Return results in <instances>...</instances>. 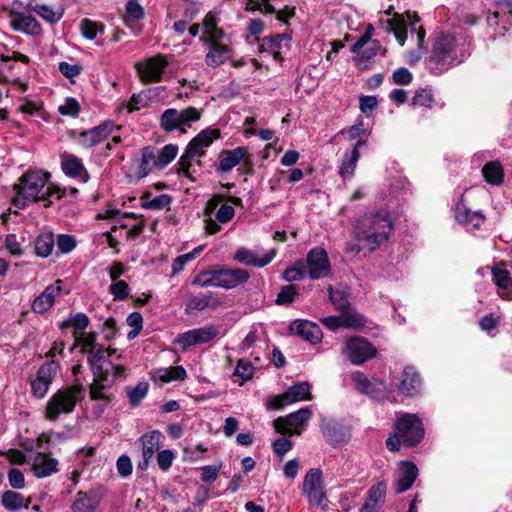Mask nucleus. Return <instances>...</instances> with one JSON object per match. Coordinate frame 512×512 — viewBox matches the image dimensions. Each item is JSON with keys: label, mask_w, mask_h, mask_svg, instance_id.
<instances>
[{"label": "nucleus", "mask_w": 512, "mask_h": 512, "mask_svg": "<svg viewBox=\"0 0 512 512\" xmlns=\"http://www.w3.org/2000/svg\"><path fill=\"white\" fill-rule=\"evenodd\" d=\"M202 114L203 109L192 106L182 110L168 108L161 114L159 126L165 132L180 130L182 133H186L187 128L201 119Z\"/></svg>", "instance_id": "1a4fd4ad"}, {"label": "nucleus", "mask_w": 512, "mask_h": 512, "mask_svg": "<svg viewBox=\"0 0 512 512\" xmlns=\"http://www.w3.org/2000/svg\"><path fill=\"white\" fill-rule=\"evenodd\" d=\"M312 412L309 408H301L286 417H279L274 420V428L281 434H301L299 427L305 425L311 418Z\"/></svg>", "instance_id": "4468645a"}, {"label": "nucleus", "mask_w": 512, "mask_h": 512, "mask_svg": "<svg viewBox=\"0 0 512 512\" xmlns=\"http://www.w3.org/2000/svg\"><path fill=\"white\" fill-rule=\"evenodd\" d=\"M171 203V198L166 194H161L152 200L143 204L144 208L151 210H161L165 207L169 206Z\"/></svg>", "instance_id": "69168bd1"}, {"label": "nucleus", "mask_w": 512, "mask_h": 512, "mask_svg": "<svg viewBox=\"0 0 512 512\" xmlns=\"http://www.w3.org/2000/svg\"><path fill=\"white\" fill-rule=\"evenodd\" d=\"M289 329L294 335L312 344L320 342L323 337L319 326L307 320H295L290 324Z\"/></svg>", "instance_id": "4be33fe9"}, {"label": "nucleus", "mask_w": 512, "mask_h": 512, "mask_svg": "<svg viewBox=\"0 0 512 512\" xmlns=\"http://www.w3.org/2000/svg\"><path fill=\"white\" fill-rule=\"evenodd\" d=\"M61 165L64 173L70 177H78L86 182L89 175L82 161L73 154L64 153L61 155Z\"/></svg>", "instance_id": "c85d7f7f"}, {"label": "nucleus", "mask_w": 512, "mask_h": 512, "mask_svg": "<svg viewBox=\"0 0 512 512\" xmlns=\"http://www.w3.org/2000/svg\"><path fill=\"white\" fill-rule=\"evenodd\" d=\"M302 492L312 505L323 506L326 500L324 490L322 471L317 468H311L304 476Z\"/></svg>", "instance_id": "9b49d317"}, {"label": "nucleus", "mask_w": 512, "mask_h": 512, "mask_svg": "<svg viewBox=\"0 0 512 512\" xmlns=\"http://www.w3.org/2000/svg\"><path fill=\"white\" fill-rule=\"evenodd\" d=\"M356 388L363 394L372 398H379L385 391V385L378 379H368L363 373L357 371L352 374Z\"/></svg>", "instance_id": "5701e85b"}, {"label": "nucleus", "mask_w": 512, "mask_h": 512, "mask_svg": "<svg viewBox=\"0 0 512 512\" xmlns=\"http://www.w3.org/2000/svg\"><path fill=\"white\" fill-rule=\"evenodd\" d=\"M197 344L207 343L218 335V329L214 326H206L194 329Z\"/></svg>", "instance_id": "bf43d9fd"}, {"label": "nucleus", "mask_w": 512, "mask_h": 512, "mask_svg": "<svg viewBox=\"0 0 512 512\" xmlns=\"http://www.w3.org/2000/svg\"><path fill=\"white\" fill-rule=\"evenodd\" d=\"M424 436L421 420L414 414L404 413L396 421L395 433L388 437L386 445L390 451H398L401 443L415 446Z\"/></svg>", "instance_id": "39448f33"}, {"label": "nucleus", "mask_w": 512, "mask_h": 512, "mask_svg": "<svg viewBox=\"0 0 512 512\" xmlns=\"http://www.w3.org/2000/svg\"><path fill=\"white\" fill-rule=\"evenodd\" d=\"M305 266L311 279L325 278L331 271L328 255L322 248L316 247L307 254Z\"/></svg>", "instance_id": "2eb2a0df"}, {"label": "nucleus", "mask_w": 512, "mask_h": 512, "mask_svg": "<svg viewBox=\"0 0 512 512\" xmlns=\"http://www.w3.org/2000/svg\"><path fill=\"white\" fill-rule=\"evenodd\" d=\"M186 375V370L182 366H175L155 370L153 379L161 384H166L172 381L184 380Z\"/></svg>", "instance_id": "2f4dec72"}, {"label": "nucleus", "mask_w": 512, "mask_h": 512, "mask_svg": "<svg viewBox=\"0 0 512 512\" xmlns=\"http://www.w3.org/2000/svg\"><path fill=\"white\" fill-rule=\"evenodd\" d=\"M25 9L27 12L36 13L43 20L51 24L59 22L63 17L62 11H55L52 7L39 4L36 0H29L26 3Z\"/></svg>", "instance_id": "7c9ffc66"}, {"label": "nucleus", "mask_w": 512, "mask_h": 512, "mask_svg": "<svg viewBox=\"0 0 512 512\" xmlns=\"http://www.w3.org/2000/svg\"><path fill=\"white\" fill-rule=\"evenodd\" d=\"M88 325L89 319L84 313H78L63 321V326H73L77 330L76 332H84Z\"/></svg>", "instance_id": "052dcab7"}, {"label": "nucleus", "mask_w": 512, "mask_h": 512, "mask_svg": "<svg viewBox=\"0 0 512 512\" xmlns=\"http://www.w3.org/2000/svg\"><path fill=\"white\" fill-rule=\"evenodd\" d=\"M276 254V249H270L260 256L257 250L239 247L234 254V259L246 266L262 268L268 265L275 258Z\"/></svg>", "instance_id": "f3484780"}, {"label": "nucleus", "mask_w": 512, "mask_h": 512, "mask_svg": "<svg viewBox=\"0 0 512 512\" xmlns=\"http://www.w3.org/2000/svg\"><path fill=\"white\" fill-rule=\"evenodd\" d=\"M55 245L54 235L51 232L41 233L35 240V253L46 258L51 255Z\"/></svg>", "instance_id": "e433bc0d"}, {"label": "nucleus", "mask_w": 512, "mask_h": 512, "mask_svg": "<svg viewBox=\"0 0 512 512\" xmlns=\"http://www.w3.org/2000/svg\"><path fill=\"white\" fill-rule=\"evenodd\" d=\"M76 247V241L74 237L66 234H61L57 239V248L61 253H70Z\"/></svg>", "instance_id": "338daca9"}, {"label": "nucleus", "mask_w": 512, "mask_h": 512, "mask_svg": "<svg viewBox=\"0 0 512 512\" xmlns=\"http://www.w3.org/2000/svg\"><path fill=\"white\" fill-rule=\"evenodd\" d=\"M75 345L81 347L82 353H87L89 349L93 348V346H97L96 343V334L95 333H85V332H75L74 333Z\"/></svg>", "instance_id": "de8ad7c7"}, {"label": "nucleus", "mask_w": 512, "mask_h": 512, "mask_svg": "<svg viewBox=\"0 0 512 512\" xmlns=\"http://www.w3.org/2000/svg\"><path fill=\"white\" fill-rule=\"evenodd\" d=\"M162 434L159 431H151L140 438L142 446V457L152 458L160 448Z\"/></svg>", "instance_id": "72a5a7b5"}, {"label": "nucleus", "mask_w": 512, "mask_h": 512, "mask_svg": "<svg viewBox=\"0 0 512 512\" xmlns=\"http://www.w3.org/2000/svg\"><path fill=\"white\" fill-rule=\"evenodd\" d=\"M178 153V146L174 144L165 145L157 154V168H164L170 164Z\"/></svg>", "instance_id": "a18cd8bd"}, {"label": "nucleus", "mask_w": 512, "mask_h": 512, "mask_svg": "<svg viewBox=\"0 0 512 512\" xmlns=\"http://www.w3.org/2000/svg\"><path fill=\"white\" fill-rule=\"evenodd\" d=\"M49 176V173L41 170L28 171L22 175L19 182L14 185V206L24 208L36 201H44L45 206H48L51 203L49 198L58 193L56 187L48 185Z\"/></svg>", "instance_id": "f03ea898"}, {"label": "nucleus", "mask_w": 512, "mask_h": 512, "mask_svg": "<svg viewBox=\"0 0 512 512\" xmlns=\"http://www.w3.org/2000/svg\"><path fill=\"white\" fill-rule=\"evenodd\" d=\"M175 344H178L182 350H187L193 345H197L196 336L194 329L180 334L175 340Z\"/></svg>", "instance_id": "0e129e2a"}, {"label": "nucleus", "mask_w": 512, "mask_h": 512, "mask_svg": "<svg viewBox=\"0 0 512 512\" xmlns=\"http://www.w3.org/2000/svg\"><path fill=\"white\" fill-rule=\"evenodd\" d=\"M144 9L137 0H129L126 4V15L124 22L126 26L133 29V24L144 17Z\"/></svg>", "instance_id": "79ce46f5"}, {"label": "nucleus", "mask_w": 512, "mask_h": 512, "mask_svg": "<svg viewBox=\"0 0 512 512\" xmlns=\"http://www.w3.org/2000/svg\"><path fill=\"white\" fill-rule=\"evenodd\" d=\"M63 281L58 279L53 284L47 286L45 290L35 298L32 303V310L35 313H45L54 304L55 298L60 295L62 291Z\"/></svg>", "instance_id": "412c9836"}, {"label": "nucleus", "mask_w": 512, "mask_h": 512, "mask_svg": "<svg viewBox=\"0 0 512 512\" xmlns=\"http://www.w3.org/2000/svg\"><path fill=\"white\" fill-rule=\"evenodd\" d=\"M32 466V471L37 478H44L57 472L58 461L50 458L46 454L38 453L28 461Z\"/></svg>", "instance_id": "bb28decb"}, {"label": "nucleus", "mask_w": 512, "mask_h": 512, "mask_svg": "<svg viewBox=\"0 0 512 512\" xmlns=\"http://www.w3.org/2000/svg\"><path fill=\"white\" fill-rule=\"evenodd\" d=\"M384 53L385 49L381 46L379 41H371L367 49L357 56V65L362 69H369L374 58L378 55H383Z\"/></svg>", "instance_id": "473e14b6"}, {"label": "nucleus", "mask_w": 512, "mask_h": 512, "mask_svg": "<svg viewBox=\"0 0 512 512\" xmlns=\"http://www.w3.org/2000/svg\"><path fill=\"white\" fill-rule=\"evenodd\" d=\"M57 371L58 364L53 360L38 369L36 378L31 382V391L36 398L42 399L47 394Z\"/></svg>", "instance_id": "dca6fc26"}, {"label": "nucleus", "mask_w": 512, "mask_h": 512, "mask_svg": "<svg viewBox=\"0 0 512 512\" xmlns=\"http://www.w3.org/2000/svg\"><path fill=\"white\" fill-rule=\"evenodd\" d=\"M492 275L495 284L499 288L508 289L511 286L512 280L510 278L509 272L505 269L503 264L495 265L492 268Z\"/></svg>", "instance_id": "8fccbe9b"}, {"label": "nucleus", "mask_w": 512, "mask_h": 512, "mask_svg": "<svg viewBox=\"0 0 512 512\" xmlns=\"http://www.w3.org/2000/svg\"><path fill=\"white\" fill-rule=\"evenodd\" d=\"M234 215L235 209L233 206L225 203L222 195H214L207 201L203 211L205 232L209 235L220 232V224L228 223Z\"/></svg>", "instance_id": "6e6552de"}, {"label": "nucleus", "mask_w": 512, "mask_h": 512, "mask_svg": "<svg viewBox=\"0 0 512 512\" xmlns=\"http://www.w3.org/2000/svg\"><path fill=\"white\" fill-rule=\"evenodd\" d=\"M310 388L308 382H301L289 387L285 393L274 398L273 408L281 409L298 401L310 400L312 398Z\"/></svg>", "instance_id": "a211bd4d"}, {"label": "nucleus", "mask_w": 512, "mask_h": 512, "mask_svg": "<svg viewBox=\"0 0 512 512\" xmlns=\"http://www.w3.org/2000/svg\"><path fill=\"white\" fill-rule=\"evenodd\" d=\"M220 138V130L206 128L197 134L187 145L185 153L180 157L178 165L179 172L190 177L192 161L196 160L200 165V158L205 155L206 148L210 147L214 140Z\"/></svg>", "instance_id": "0eeeda50"}, {"label": "nucleus", "mask_w": 512, "mask_h": 512, "mask_svg": "<svg viewBox=\"0 0 512 512\" xmlns=\"http://www.w3.org/2000/svg\"><path fill=\"white\" fill-rule=\"evenodd\" d=\"M386 488L385 482H378L373 485L368 491L366 502L360 512H378L384 504Z\"/></svg>", "instance_id": "cd10ccee"}, {"label": "nucleus", "mask_w": 512, "mask_h": 512, "mask_svg": "<svg viewBox=\"0 0 512 512\" xmlns=\"http://www.w3.org/2000/svg\"><path fill=\"white\" fill-rule=\"evenodd\" d=\"M421 384L419 374L411 367L404 369L400 390L408 396L417 393Z\"/></svg>", "instance_id": "f704fd0d"}, {"label": "nucleus", "mask_w": 512, "mask_h": 512, "mask_svg": "<svg viewBox=\"0 0 512 512\" xmlns=\"http://www.w3.org/2000/svg\"><path fill=\"white\" fill-rule=\"evenodd\" d=\"M254 374V366L246 360H239L235 368L234 375L241 378L242 382L252 379Z\"/></svg>", "instance_id": "13d9d810"}, {"label": "nucleus", "mask_w": 512, "mask_h": 512, "mask_svg": "<svg viewBox=\"0 0 512 512\" xmlns=\"http://www.w3.org/2000/svg\"><path fill=\"white\" fill-rule=\"evenodd\" d=\"M306 275H308V270L304 262H297L292 267L287 268L283 273L284 279L288 282L302 280Z\"/></svg>", "instance_id": "864d4df0"}, {"label": "nucleus", "mask_w": 512, "mask_h": 512, "mask_svg": "<svg viewBox=\"0 0 512 512\" xmlns=\"http://www.w3.org/2000/svg\"><path fill=\"white\" fill-rule=\"evenodd\" d=\"M343 353L351 363L361 365L373 358L376 355L377 350L365 338L351 337L347 339L345 347L343 348Z\"/></svg>", "instance_id": "f8f14e48"}, {"label": "nucleus", "mask_w": 512, "mask_h": 512, "mask_svg": "<svg viewBox=\"0 0 512 512\" xmlns=\"http://www.w3.org/2000/svg\"><path fill=\"white\" fill-rule=\"evenodd\" d=\"M203 33L200 41L207 47L205 63L208 67L216 68L231 60L234 55L230 39L218 27L216 16L209 12L202 22Z\"/></svg>", "instance_id": "f257e3e1"}, {"label": "nucleus", "mask_w": 512, "mask_h": 512, "mask_svg": "<svg viewBox=\"0 0 512 512\" xmlns=\"http://www.w3.org/2000/svg\"><path fill=\"white\" fill-rule=\"evenodd\" d=\"M329 296L332 304L336 309L341 311V313L350 308V303L346 292L339 289L334 290L330 287Z\"/></svg>", "instance_id": "6e6d98bb"}, {"label": "nucleus", "mask_w": 512, "mask_h": 512, "mask_svg": "<svg viewBox=\"0 0 512 512\" xmlns=\"http://www.w3.org/2000/svg\"><path fill=\"white\" fill-rule=\"evenodd\" d=\"M265 41L268 42V45L271 49L275 50L274 57L275 59L280 58V52L283 47L287 48L290 42V36L286 33L276 34L270 37L265 38Z\"/></svg>", "instance_id": "603ef678"}, {"label": "nucleus", "mask_w": 512, "mask_h": 512, "mask_svg": "<svg viewBox=\"0 0 512 512\" xmlns=\"http://www.w3.org/2000/svg\"><path fill=\"white\" fill-rule=\"evenodd\" d=\"M26 4L20 0H12L11 4L3 7V11L10 19V26L13 30L29 35H39L42 31L40 23L35 17L24 13Z\"/></svg>", "instance_id": "9d476101"}, {"label": "nucleus", "mask_w": 512, "mask_h": 512, "mask_svg": "<svg viewBox=\"0 0 512 512\" xmlns=\"http://www.w3.org/2000/svg\"><path fill=\"white\" fill-rule=\"evenodd\" d=\"M297 295V289L294 285L284 286L277 295L276 303L279 305H287L293 302Z\"/></svg>", "instance_id": "680f3d73"}, {"label": "nucleus", "mask_w": 512, "mask_h": 512, "mask_svg": "<svg viewBox=\"0 0 512 512\" xmlns=\"http://www.w3.org/2000/svg\"><path fill=\"white\" fill-rule=\"evenodd\" d=\"M217 276V269L203 271L194 278L193 284L199 287H218L219 280H216Z\"/></svg>", "instance_id": "5fc2aeb1"}, {"label": "nucleus", "mask_w": 512, "mask_h": 512, "mask_svg": "<svg viewBox=\"0 0 512 512\" xmlns=\"http://www.w3.org/2000/svg\"><path fill=\"white\" fill-rule=\"evenodd\" d=\"M11 60L21 61L25 64L30 62L28 56L17 51L13 52L12 56L0 55V84L10 82L9 77L5 74L4 64L9 63Z\"/></svg>", "instance_id": "09e8293b"}, {"label": "nucleus", "mask_w": 512, "mask_h": 512, "mask_svg": "<svg viewBox=\"0 0 512 512\" xmlns=\"http://www.w3.org/2000/svg\"><path fill=\"white\" fill-rule=\"evenodd\" d=\"M222 304V300L213 293H208L200 296H193L186 304V313L193 311H202L204 309H216Z\"/></svg>", "instance_id": "c756f323"}, {"label": "nucleus", "mask_w": 512, "mask_h": 512, "mask_svg": "<svg viewBox=\"0 0 512 512\" xmlns=\"http://www.w3.org/2000/svg\"><path fill=\"white\" fill-rule=\"evenodd\" d=\"M433 102V95L429 90L418 91L412 98V105L419 107H431Z\"/></svg>", "instance_id": "e2e57ef3"}, {"label": "nucleus", "mask_w": 512, "mask_h": 512, "mask_svg": "<svg viewBox=\"0 0 512 512\" xmlns=\"http://www.w3.org/2000/svg\"><path fill=\"white\" fill-rule=\"evenodd\" d=\"M245 165L251 166L252 160L250 158L247 147H237L233 150H225L220 155V162L218 165L219 172H229L241 162Z\"/></svg>", "instance_id": "6ab92c4d"}, {"label": "nucleus", "mask_w": 512, "mask_h": 512, "mask_svg": "<svg viewBox=\"0 0 512 512\" xmlns=\"http://www.w3.org/2000/svg\"><path fill=\"white\" fill-rule=\"evenodd\" d=\"M482 173L485 181L491 185H500L503 182L504 171L499 162L493 161L485 164Z\"/></svg>", "instance_id": "58836bf2"}, {"label": "nucleus", "mask_w": 512, "mask_h": 512, "mask_svg": "<svg viewBox=\"0 0 512 512\" xmlns=\"http://www.w3.org/2000/svg\"><path fill=\"white\" fill-rule=\"evenodd\" d=\"M466 56L464 41L451 35H441L433 45L430 62L432 69L444 71L453 65L463 62Z\"/></svg>", "instance_id": "20e7f679"}, {"label": "nucleus", "mask_w": 512, "mask_h": 512, "mask_svg": "<svg viewBox=\"0 0 512 512\" xmlns=\"http://www.w3.org/2000/svg\"><path fill=\"white\" fill-rule=\"evenodd\" d=\"M149 385L147 382H139L134 388H127V396L130 404L135 407L146 397Z\"/></svg>", "instance_id": "3c124183"}, {"label": "nucleus", "mask_w": 512, "mask_h": 512, "mask_svg": "<svg viewBox=\"0 0 512 512\" xmlns=\"http://www.w3.org/2000/svg\"><path fill=\"white\" fill-rule=\"evenodd\" d=\"M167 66L168 60L162 54L150 57L135 65L139 77L145 83L161 81L162 74Z\"/></svg>", "instance_id": "ddd939ff"}, {"label": "nucleus", "mask_w": 512, "mask_h": 512, "mask_svg": "<svg viewBox=\"0 0 512 512\" xmlns=\"http://www.w3.org/2000/svg\"><path fill=\"white\" fill-rule=\"evenodd\" d=\"M83 399V388L81 385H72L52 394L46 403L45 418L55 422L61 415L71 414L76 405Z\"/></svg>", "instance_id": "423d86ee"}, {"label": "nucleus", "mask_w": 512, "mask_h": 512, "mask_svg": "<svg viewBox=\"0 0 512 512\" xmlns=\"http://www.w3.org/2000/svg\"><path fill=\"white\" fill-rule=\"evenodd\" d=\"M359 157L360 154L356 149L345 152L339 169L341 177L350 178L353 176Z\"/></svg>", "instance_id": "ea45409f"}, {"label": "nucleus", "mask_w": 512, "mask_h": 512, "mask_svg": "<svg viewBox=\"0 0 512 512\" xmlns=\"http://www.w3.org/2000/svg\"><path fill=\"white\" fill-rule=\"evenodd\" d=\"M418 475L417 466L412 462H401L394 489L396 493H403L409 490L415 482Z\"/></svg>", "instance_id": "b1692460"}, {"label": "nucleus", "mask_w": 512, "mask_h": 512, "mask_svg": "<svg viewBox=\"0 0 512 512\" xmlns=\"http://www.w3.org/2000/svg\"><path fill=\"white\" fill-rule=\"evenodd\" d=\"M343 327L345 328H360L366 323V319L360 313L349 308L342 312Z\"/></svg>", "instance_id": "49530a36"}, {"label": "nucleus", "mask_w": 512, "mask_h": 512, "mask_svg": "<svg viewBox=\"0 0 512 512\" xmlns=\"http://www.w3.org/2000/svg\"><path fill=\"white\" fill-rule=\"evenodd\" d=\"M88 354V364L91 368L93 375H103L108 374L107 370H104L100 362L106 357V350L100 344L97 346H93V348L89 349Z\"/></svg>", "instance_id": "c9c22d12"}, {"label": "nucleus", "mask_w": 512, "mask_h": 512, "mask_svg": "<svg viewBox=\"0 0 512 512\" xmlns=\"http://www.w3.org/2000/svg\"><path fill=\"white\" fill-rule=\"evenodd\" d=\"M388 31L395 35L398 43L403 46L407 37V28L402 16L396 15L387 21Z\"/></svg>", "instance_id": "a19ab883"}, {"label": "nucleus", "mask_w": 512, "mask_h": 512, "mask_svg": "<svg viewBox=\"0 0 512 512\" xmlns=\"http://www.w3.org/2000/svg\"><path fill=\"white\" fill-rule=\"evenodd\" d=\"M392 231V220L387 211L379 210L364 214L354 228L356 239L369 251H375L387 241Z\"/></svg>", "instance_id": "7ed1b4c3"}, {"label": "nucleus", "mask_w": 512, "mask_h": 512, "mask_svg": "<svg viewBox=\"0 0 512 512\" xmlns=\"http://www.w3.org/2000/svg\"><path fill=\"white\" fill-rule=\"evenodd\" d=\"M24 501V497L20 493L14 491L8 490L2 494V505L7 510L15 511L23 506L27 508L29 501H27L26 504H24Z\"/></svg>", "instance_id": "37998d69"}, {"label": "nucleus", "mask_w": 512, "mask_h": 512, "mask_svg": "<svg viewBox=\"0 0 512 512\" xmlns=\"http://www.w3.org/2000/svg\"><path fill=\"white\" fill-rule=\"evenodd\" d=\"M113 131V124L106 122L91 130L84 131L79 136V143L86 147H93L104 141Z\"/></svg>", "instance_id": "a878e982"}, {"label": "nucleus", "mask_w": 512, "mask_h": 512, "mask_svg": "<svg viewBox=\"0 0 512 512\" xmlns=\"http://www.w3.org/2000/svg\"><path fill=\"white\" fill-rule=\"evenodd\" d=\"M97 505L98 502L95 497L86 492L79 491L71 508L73 512H94Z\"/></svg>", "instance_id": "4c0bfd02"}, {"label": "nucleus", "mask_w": 512, "mask_h": 512, "mask_svg": "<svg viewBox=\"0 0 512 512\" xmlns=\"http://www.w3.org/2000/svg\"><path fill=\"white\" fill-rule=\"evenodd\" d=\"M203 250V246H199L195 249H193L191 252L183 254L178 256L172 264V273L177 274L183 270L185 265L192 261L200 254V252Z\"/></svg>", "instance_id": "4d7b16f0"}, {"label": "nucleus", "mask_w": 512, "mask_h": 512, "mask_svg": "<svg viewBox=\"0 0 512 512\" xmlns=\"http://www.w3.org/2000/svg\"><path fill=\"white\" fill-rule=\"evenodd\" d=\"M217 273L218 276L216 280H219L218 287L226 290L246 283L250 278L249 272L241 268L223 267L217 269Z\"/></svg>", "instance_id": "aec40b11"}, {"label": "nucleus", "mask_w": 512, "mask_h": 512, "mask_svg": "<svg viewBox=\"0 0 512 512\" xmlns=\"http://www.w3.org/2000/svg\"><path fill=\"white\" fill-rule=\"evenodd\" d=\"M94 379L89 387V395L92 400H101L108 404L112 400V395L107 391L112 387L113 381L109 379L108 374L93 375Z\"/></svg>", "instance_id": "393cba45"}, {"label": "nucleus", "mask_w": 512, "mask_h": 512, "mask_svg": "<svg viewBox=\"0 0 512 512\" xmlns=\"http://www.w3.org/2000/svg\"><path fill=\"white\" fill-rule=\"evenodd\" d=\"M80 31L86 39L93 40L98 34L104 32V25L90 19H83L80 22Z\"/></svg>", "instance_id": "c03bdc74"}, {"label": "nucleus", "mask_w": 512, "mask_h": 512, "mask_svg": "<svg viewBox=\"0 0 512 512\" xmlns=\"http://www.w3.org/2000/svg\"><path fill=\"white\" fill-rule=\"evenodd\" d=\"M148 102L149 99L145 94H134L127 105L128 112L131 113L133 111H137L141 108L147 107Z\"/></svg>", "instance_id": "774afa93"}]
</instances>
